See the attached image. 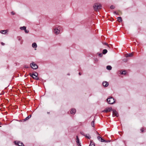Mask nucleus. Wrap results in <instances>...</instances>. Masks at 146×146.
<instances>
[{
  "mask_svg": "<svg viewBox=\"0 0 146 146\" xmlns=\"http://www.w3.org/2000/svg\"><path fill=\"white\" fill-rule=\"evenodd\" d=\"M93 7L95 11H97L102 8V5L99 3H95L93 5Z\"/></svg>",
  "mask_w": 146,
  "mask_h": 146,
  "instance_id": "f257e3e1",
  "label": "nucleus"
},
{
  "mask_svg": "<svg viewBox=\"0 0 146 146\" xmlns=\"http://www.w3.org/2000/svg\"><path fill=\"white\" fill-rule=\"evenodd\" d=\"M107 102L109 104H114L115 102L114 99L112 97L110 98L107 99Z\"/></svg>",
  "mask_w": 146,
  "mask_h": 146,
  "instance_id": "f03ea898",
  "label": "nucleus"
},
{
  "mask_svg": "<svg viewBox=\"0 0 146 146\" xmlns=\"http://www.w3.org/2000/svg\"><path fill=\"white\" fill-rule=\"evenodd\" d=\"M38 75V73L36 72H35V73H33L31 74H30V75L34 79L38 80V78L37 76Z\"/></svg>",
  "mask_w": 146,
  "mask_h": 146,
  "instance_id": "7ed1b4c3",
  "label": "nucleus"
},
{
  "mask_svg": "<svg viewBox=\"0 0 146 146\" xmlns=\"http://www.w3.org/2000/svg\"><path fill=\"white\" fill-rule=\"evenodd\" d=\"M30 66L34 69H36L38 68L37 65L33 62L30 64Z\"/></svg>",
  "mask_w": 146,
  "mask_h": 146,
  "instance_id": "20e7f679",
  "label": "nucleus"
},
{
  "mask_svg": "<svg viewBox=\"0 0 146 146\" xmlns=\"http://www.w3.org/2000/svg\"><path fill=\"white\" fill-rule=\"evenodd\" d=\"M113 117H118L119 114L115 110L113 109Z\"/></svg>",
  "mask_w": 146,
  "mask_h": 146,
  "instance_id": "39448f33",
  "label": "nucleus"
},
{
  "mask_svg": "<svg viewBox=\"0 0 146 146\" xmlns=\"http://www.w3.org/2000/svg\"><path fill=\"white\" fill-rule=\"evenodd\" d=\"M112 108L111 107L106 108L103 111V112H108L112 110Z\"/></svg>",
  "mask_w": 146,
  "mask_h": 146,
  "instance_id": "423d86ee",
  "label": "nucleus"
},
{
  "mask_svg": "<svg viewBox=\"0 0 146 146\" xmlns=\"http://www.w3.org/2000/svg\"><path fill=\"white\" fill-rule=\"evenodd\" d=\"M15 143L16 145H17L19 146H24V145L23 143L20 141H15Z\"/></svg>",
  "mask_w": 146,
  "mask_h": 146,
  "instance_id": "0eeeda50",
  "label": "nucleus"
},
{
  "mask_svg": "<svg viewBox=\"0 0 146 146\" xmlns=\"http://www.w3.org/2000/svg\"><path fill=\"white\" fill-rule=\"evenodd\" d=\"M54 32L55 34L57 35L59 33L60 31L57 28H56L54 29Z\"/></svg>",
  "mask_w": 146,
  "mask_h": 146,
  "instance_id": "6e6552de",
  "label": "nucleus"
},
{
  "mask_svg": "<svg viewBox=\"0 0 146 146\" xmlns=\"http://www.w3.org/2000/svg\"><path fill=\"white\" fill-rule=\"evenodd\" d=\"M76 142L77 143V145L79 146H81V145L79 141V139L78 138V136H76Z\"/></svg>",
  "mask_w": 146,
  "mask_h": 146,
  "instance_id": "1a4fd4ad",
  "label": "nucleus"
},
{
  "mask_svg": "<svg viewBox=\"0 0 146 146\" xmlns=\"http://www.w3.org/2000/svg\"><path fill=\"white\" fill-rule=\"evenodd\" d=\"M102 84L103 86L105 87H107L108 85V83L106 81L102 83Z\"/></svg>",
  "mask_w": 146,
  "mask_h": 146,
  "instance_id": "9d476101",
  "label": "nucleus"
},
{
  "mask_svg": "<svg viewBox=\"0 0 146 146\" xmlns=\"http://www.w3.org/2000/svg\"><path fill=\"white\" fill-rule=\"evenodd\" d=\"M76 112V109H71L70 111V113L72 114H74Z\"/></svg>",
  "mask_w": 146,
  "mask_h": 146,
  "instance_id": "9b49d317",
  "label": "nucleus"
},
{
  "mask_svg": "<svg viewBox=\"0 0 146 146\" xmlns=\"http://www.w3.org/2000/svg\"><path fill=\"white\" fill-rule=\"evenodd\" d=\"M133 52H132L131 53L125 55V56L126 57H131L133 56Z\"/></svg>",
  "mask_w": 146,
  "mask_h": 146,
  "instance_id": "f8f14e48",
  "label": "nucleus"
},
{
  "mask_svg": "<svg viewBox=\"0 0 146 146\" xmlns=\"http://www.w3.org/2000/svg\"><path fill=\"white\" fill-rule=\"evenodd\" d=\"M8 32L7 30H1L0 31V33L2 34H5Z\"/></svg>",
  "mask_w": 146,
  "mask_h": 146,
  "instance_id": "ddd939ff",
  "label": "nucleus"
},
{
  "mask_svg": "<svg viewBox=\"0 0 146 146\" xmlns=\"http://www.w3.org/2000/svg\"><path fill=\"white\" fill-rule=\"evenodd\" d=\"M32 46L33 48H36L37 47V45L36 43L34 42L33 43Z\"/></svg>",
  "mask_w": 146,
  "mask_h": 146,
  "instance_id": "4468645a",
  "label": "nucleus"
},
{
  "mask_svg": "<svg viewBox=\"0 0 146 146\" xmlns=\"http://www.w3.org/2000/svg\"><path fill=\"white\" fill-rule=\"evenodd\" d=\"M117 20L119 22H121L122 21V19L120 17H117Z\"/></svg>",
  "mask_w": 146,
  "mask_h": 146,
  "instance_id": "2eb2a0df",
  "label": "nucleus"
},
{
  "mask_svg": "<svg viewBox=\"0 0 146 146\" xmlns=\"http://www.w3.org/2000/svg\"><path fill=\"white\" fill-rule=\"evenodd\" d=\"M31 116V115H30L28 116V117H27L26 118H25L24 119V121H26V120H28L29 119Z\"/></svg>",
  "mask_w": 146,
  "mask_h": 146,
  "instance_id": "dca6fc26",
  "label": "nucleus"
},
{
  "mask_svg": "<svg viewBox=\"0 0 146 146\" xmlns=\"http://www.w3.org/2000/svg\"><path fill=\"white\" fill-rule=\"evenodd\" d=\"M89 146H95V144L92 141H91Z\"/></svg>",
  "mask_w": 146,
  "mask_h": 146,
  "instance_id": "f3484780",
  "label": "nucleus"
},
{
  "mask_svg": "<svg viewBox=\"0 0 146 146\" xmlns=\"http://www.w3.org/2000/svg\"><path fill=\"white\" fill-rule=\"evenodd\" d=\"M26 28V27L25 26L21 27L20 28V29L22 30H25Z\"/></svg>",
  "mask_w": 146,
  "mask_h": 146,
  "instance_id": "a211bd4d",
  "label": "nucleus"
},
{
  "mask_svg": "<svg viewBox=\"0 0 146 146\" xmlns=\"http://www.w3.org/2000/svg\"><path fill=\"white\" fill-rule=\"evenodd\" d=\"M106 68L109 70H110L112 68L110 66H107Z\"/></svg>",
  "mask_w": 146,
  "mask_h": 146,
  "instance_id": "6ab92c4d",
  "label": "nucleus"
},
{
  "mask_svg": "<svg viewBox=\"0 0 146 146\" xmlns=\"http://www.w3.org/2000/svg\"><path fill=\"white\" fill-rule=\"evenodd\" d=\"M107 50L106 49H104L103 50L102 53L103 54H105L107 52Z\"/></svg>",
  "mask_w": 146,
  "mask_h": 146,
  "instance_id": "aec40b11",
  "label": "nucleus"
},
{
  "mask_svg": "<svg viewBox=\"0 0 146 146\" xmlns=\"http://www.w3.org/2000/svg\"><path fill=\"white\" fill-rule=\"evenodd\" d=\"M85 136L86 137H87L89 139H90L91 138V136L89 134H86V135H85Z\"/></svg>",
  "mask_w": 146,
  "mask_h": 146,
  "instance_id": "412c9836",
  "label": "nucleus"
},
{
  "mask_svg": "<svg viewBox=\"0 0 146 146\" xmlns=\"http://www.w3.org/2000/svg\"><path fill=\"white\" fill-rule=\"evenodd\" d=\"M91 125L92 127H94V121H93L91 123Z\"/></svg>",
  "mask_w": 146,
  "mask_h": 146,
  "instance_id": "4be33fe9",
  "label": "nucleus"
},
{
  "mask_svg": "<svg viewBox=\"0 0 146 146\" xmlns=\"http://www.w3.org/2000/svg\"><path fill=\"white\" fill-rule=\"evenodd\" d=\"M121 74H126V72L125 71H123L122 72H121Z\"/></svg>",
  "mask_w": 146,
  "mask_h": 146,
  "instance_id": "5701e85b",
  "label": "nucleus"
},
{
  "mask_svg": "<svg viewBox=\"0 0 146 146\" xmlns=\"http://www.w3.org/2000/svg\"><path fill=\"white\" fill-rule=\"evenodd\" d=\"M115 8V7L113 5H111L110 7V8L111 9H114Z\"/></svg>",
  "mask_w": 146,
  "mask_h": 146,
  "instance_id": "b1692460",
  "label": "nucleus"
},
{
  "mask_svg": "<svg viewBox=\"0 0 146 146\" xmlns=\"http://www.w3.org/2000/svg\"><path fill=\"white\" fill-rule=\"evenodd\" d=\"M80 133L82 134V135H84V136H85V134L83 132V131H80Z\"/></svg>",
  "mask_w": 146,
  "mask_h": 146,
  "instance_id": "393cba45",
  "label": "nucleus"
},
{
  "mask_svg": "<svg viewBox=\"0 0 146 146\" xmlns=\"http://www.w3.org/2000/svg\"><path fill=\"white\" fill-rule=\"evenodd\" d=\"M100 141H101L102 142H105V141H106V140L103 139L102 138H101V139L100 140Z\"/></svg>",
  "mask_w": 146,
  "mask_h": 146,
  "instance_id": "a878e982",
  "label": "nucleus"
},
{
  "mask_svg": "<svg viewBox=\"0 0 146 146\" xmlns=\"http://www.w3.org/2000/svg\"><path fill=\"white\" fill-rule=\"evenodd\" d=\"M101 138H102V137H100V136H98V137H97V139H98L99 140V141H100V139H101Z\"/></svg>",
  "mask_w": 146,
  "mask_h": 146,
  "instance_id": "bb28decb",
  "label": "nucleus"
},
{
  "mask_svg": "<svg viewBox=\"0 0 146 146\" xmlns=\"http://www.w3.org/2000/svg\"><path fill=\"white\" fill-rule=\"evenodd\" d=\"M108 49H110L111 48V47L110 46L108 45H107V48Z\"/></svg>",
  "mask_w": 146,
  "mask_h": 146,
  "instance_id": "cd10ccee",
  "label": "nucleus"
},
{
  "mask_svg": "<svg viewBox=\"0 0 146 146\" xmlns=\"http://www.w3.org/2000/svg\"><path fill=\"white\" fill-rule=\"evenodd\" d=\"M24 31H25V32L26 33H28L29 32L28 30H26V29H25V30Z\"/></svg>",
  "mask_w": 146,
  "mask_h": 146,
  "instance_id": "c85d7f7f",
  "label": "nucleus"
},
{
  "mask_svg": "<svg viewBox=\"0 0 146 146\" xmlns=\"http://www.w3.org/2000/svg\"><path fill=\"white\" fill-rule=\"evenodd\" d=\"M99 56L100 57H102V56H103V54L102 53H100L99 54Z\"/></svg>",
  "mask_w": 146,
  "mask_h": 146,
  "instance_id": "c756f323",
  "label": "nucleus"
},
{
  "mask_svg": "<svg viewBox=\"0 0 146 146\" xmlns=\"http://www.w3.org/2000/svg\"><path fill=\"white\" fill-rule=\"evenodd\" d=\"M24 67L25 68H29V66L27 65H25Z\"/></svg>",
  "mask_w": 146,
  "mask_h": 146,
  "instance_id": "7c9ffc66",
  "label": "nucleus"
},
{
  "mask_svg": "<svg viewBox=\"0 0 146 146\" xmlns=\"http://www.w3.org/2000/svg\"><path fill=\"white\" fill-rule=\"evenodd\" d=\"M141 132H143V131H144V129H143V128H142L141 129Z\"/></svg>",
  "mask_w": 146,
  "mask_h": 146,
  "instance_id": "2f4dec72",
  "label": "nucleus"
},
{
  "mask_svg": "<svg viewBox=\"0 0 146 146\" xmlns=\"http://www.w3.org/2000/svg\"><path fill=\"white\" fill-rule=\"evenodd\" d=\"M11 13L13 15H14L15 14V13L13 12H11Z\"/></svg>",
  "mask_w": 146,
  "mask_h": 146,
  "instance_id": "473e14b6",
  "label": "nucleus"
},
{
  "mask_svg": "<svg viewBox=\"0 0 146 146\" xmlns=\"http://www.w3.org/2000/svg\"><path fill=\"white\" fill-rule=\"evenodd\" d=\"M110 141H105V142L106 143H108L110 142Z\"/></svg>",
  "mask_w": 146,
  "mask_h": 146,
  "instance_id": "72a5a7b5",
  "label": "nucleus"
},
{
  "mask_svg": "<svg viewBox=\"0 0 146 146\" xmlns=\"http://www.w3.org/2000/svg\"><path fill=\"white\" fill-rule=\"evenodd\" d=\"M1 44L2 45H5V43H4L3 42H2L1 43Z\"/></svg>",
  "mask_w": 146,
  "mask_h": 146,
  "instance_id": "f704fd0d",
  "label": "nucleus"
},
{
  "mask_svg": "<svg viewBox=\"0 0 146 146\" xmlns=\"http://www.w3.org/2000/svg\"><path fill=\"white\" fill-rule=\"evenodd\" d=\"M113 13H114V14H116V15L118 14L116 12V11H115L114 12H113Z\"/></svg>",
  "mask_w": 146,
  "mask_h": 146,
  "instance_id": "c9c22d12",
  "label": "nucleus"
},
{
  "mask_svg": "<svg viewBox=\"0 0 146 146\" xmlns=\"http://www.w3.org/2000/svg\"><path fill=\"white\" fill-rule=\"evenodd\" d=\"M104 44H105V45H107V46L108 45V44L107 43H105Z\"/></svg>",
  "mask_w": 146,
  "mask_h": 146,
  "instance_id": "e433bc0d",
  "label": "nucleus"
},
{
  "mask_svg": "<svg viewBox=\"0 0 146 146\" xmlns=\"http://www.w3.org/2000/svg\"><path fill=\"white\" fill-rule=\"evenodd\" d=\"M79 75H80L81 74V72H79Z\"/></svg>",
  "mask_w": 146,
  "mask_h": 146,
  "instance_id": "4c0bfd02",
  "label": "nucleus"
},
{
  "mask_svg": "<svg viewBox=\"0 0 146 146\" xmlns=\"http://www.w3.org/2000/svg\"><path fill=\"white\" fill-rule=\"evenodd\" d=\"M124 61H126V60H124Z\"/></svg>",
  "mask_w": 146,
  "mask_h": 146,
  "instance_id": "58836bf2",
  "label": "nucleus"
},
{
  "mask_svg": "<svg viewBox=\"0 0 146 146\" xmlns=\"http://www.w3.org/2000/svg\"><path fill=\"white\" fill-rule=\"evenodd\" d=\"M25 77H26L27 76H26V75H25Z\"/></svg>",
  "mask_w": 146,
  "mask_h": 146,
  "instance_id": "ea45409f",
  "label": "nucleus"
},
{
  "mask_svg": "<svg viewBox=\"0 0 146 146\" xmlns=\"http://www.w3.org/2000/svg\"><path fill=\"white\" fill-rule=\"evenodd\" d=\"M68 75H69V74H68Z\"/></svg>",
  "mask_w": 146,
  "mask_h": 146,
  "instance_id": "a19ab883",
  "label": "nucleus"
},
{
  "mask_svg": "<svg viewBox=\"0 0 146 146\" xmlns=\"http://www.w3.org/2000/svg\"><path fill=\"white\" fill-rule=\"evenodd\" d=\"M48 113H49V112H48Z\"/></svg>",
  "mask_w": 146,
  "mask_h": 146,
  "instance_id": "79ce46f5",
  "label": "nucleus"
}]
</instances>
